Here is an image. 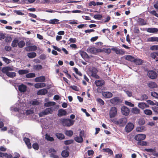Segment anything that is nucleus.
Here are the masks:
<instances>
[{
	"label": "nucleus",
	"mask_w": 158,
	"mask_h": 158,
	"mask_svg": "<svg viewBox=\"0 0 158 158\" xmlns=\"http://www.w3.org/2000/svg\"><path fill=\"white\" fill-rule=\"evenodd\" d=\"M26 109V104L23 102H20L19 104H16L14 106L11 107L10 110L12 111L18 112L21 114L26 115L31 114L33 113L34 111L33 109L26 110L25 111V109Z\"/></svg>",
	"instance_id": "f257e3e1"
},
{
	"label": "nucleus",
	"mask_w": 158,
	"mask_h": 158,
	"mask_svg": "<svg viewBox=\"0 0 158 158\" xmlns=\"http://www.w3.org/2000/svg\"><path fill=\"white\" fill-rule=\"evenodd\" d=\"M16 69L12 66H8L3 68L2 69V71L3 73H5L8 77L13 78L16 76V73L15 72L10 71H14Z\"/></svg>",
	"instance_id": "f03ea898"
},
{
	"label": "nucleus",
	"mask_w": 158,
	"mask_h": 158,
	"mask_svg": "<svg viewBox=\"0 0 158 158\" xmlns=\"http://www.w3.org/2000/svg\"><path fill=\"white\" fill-rule=\"evenodd\" d=\"M62 124L65 126L70 127L73 125L74 121L69 118H63L61 120Z\"/></svg>",
	"instance_id": "7ed1b4c3"
},
{
	"label": "nucleus",
	"mask_w": 158,
	"mask_h": 158,
	"mask_svg": "<svg viewBox=\"0 0 158 158\" xmlns=\"http://www.w3.org/2000/svg\"><path fill=\"white\" fill-rule=\"evenodd\" d=\"M127 122L126 118H123L119 119L117 121H114V123L121 126H123Z\"/></svg>",
	"instance_id": "20e7f679"
},
{
	"label": "nucleus",
	"mask_w": 158,
	"mask_h": 158,
	"mask_svg": "<svg viewBox=\"0 0 158 158\" xmlns=\"http://www.w3.org/2000/svg\"><path fill=\"white\" fill-rule=\"evenodd\" d=\"M111 49L117 55H123L125 53V52L123 49L119 48L116 47H113Z\"/></svg>",
	"instance_id": "39448f33"
},
{
	"label": "nucleus",
	"mask_w": 158,
	"mask_h": 158,
	"mask_svg": "<svg viewBox=\"0 0 158 158\" xmlns=\"http://www.w3.org/2000/svg\"><path fill=\"white\" fill-rule=\"evenodd\" d=\"M52 112V110L51 108H46L44 111H43L39 113V115L40 117H42L44 115L51 114Z\"/></svg>",
	"instance_id": "423d86ee"
},
{
	"label": "nucleus",
	"mask_w": 158,
	"mask_h": 158,
	"mask_svg": "<svg viewBox=\"0 0 158 158\" xmlns=\"http://www.w3.org/2000/svg\"><path fill=\"white\" fill-rule=\"evenodd\" d=\"M87 51L88 53L95 54L101 52L102 50L95 48H89L87 49Z\"/></svg>",
	"instance_id": "0eeeda50"
},
{
	"label": "nucleus",
	"mask_w": 158,
	"mask_h": 158,
	"mask_svg": "<svg viewBox=\"0 0 158 158\" xmlns=\"http://www.w3.org/2000/svg\"><path fill=\"white\" fill-rule=\"evenodd\" d=\"M117 110L116 107H112L110 111L109 115L110 118L114 117L117 114Z\"/></svg>",
	"instance_id": "6e6552de"
},
{
	"label": "nucleus",
	"mask_w": 158,
	"mask_h": 158,
	"mask_svg": "<svg viewBox=\"0 0 158 158\" xmlns=\"http://www.w3.org/2000/svg\"><path fill=\"white\" fill-rule=\"evenodd\" d=\"M110 102L113 104L116 105L120 103L121 100L119 97H116L111 99Z\"/></svg>",
	"instance_id": "1a4fd4ad"
},
{
	"label": "nucleus",
	"mask_w": 158,
	"mask_h": 158,
	"mask_svg": "<svg viewBox=\"0 0 158 158\" xmlns=\"http://www.w3.org/2000/svg\"><path fill=\"white\" fill-rule=\"evenodd\" d=\"M84 135L83 131H81L80 132L79 136L75 137L74 138V140L77 142L79 143H81L83 141L82 136Z\"/></svg>",
	"instance_id": "9d476101"
},
{
	"label": "nucleus",
	"mask_w": 158,
	"mask_h": 158,
	"mask_svg": "<svg viewBox=\"0 0 158 158\" xmlns=\"http://www.w3.org/2000/svg\"><path fill=\"white\" fill-rule=\"evenodd\" d=\"M134 128V125L131 123H128L125 127V130L127 132H130Z\"/></svg>",
	"instance_id": "9b49d317"
},
{
	"label": "nucleus",
	"mask_w": 158,
	"mask_h": 158,
	"mask_svg": "<svg viewBox=\"0 0 158 158\" xmlns=\"http://www.w3.org/2000/svg\"><path fill=\"white\" fill-rule=\"evenodd\" d=\"M121 111L122 114L125 116H127L129 114L130 112L129 109L125 106L122 107Z\"/></svg>",
	"instance_id": "f8f14e48"
},
{
	"label": "nucleus",
	"mask_w": 158,
	"mask_h": 158,
	"mask_svg": "<svg viewBox=\"0 0 158 158\" xmlns=\"http://www.w3.org/2000/svg\"><path fill=\"white\" fill-rule=\"evenodd\" d=\"M148 77L151 79H154L157 77V73L154 71H149L148 72Z\"/></svg>",
	"instance_id": "ddd939ff"
},
{
	"label": "nucleus",
	"mask_w": 158,
	"mask_h": 158,
	"mask_svg": "<svg viewBox=\"0 0 158 158\" xmlns=\"http://www.w3.org/2000/svg\"><path fill=\"white\" fill-rule=\"evenodd\" d=\"M146 138V135L144 134H138L135 136V139L139 141L144 139Z\"/></svg>",
	"instance_id": "4468645a"
},
{
	"label": "nucleus",
	"mask_w": 158,
	"mask_h": 158,
	"mask_svg": "<svg viewBox=\"0 0 158 158\" xmlns=\"http://www.w3.org/2000/svg\"><path fill=\"white\" fill-rule=\"evenodd\" d=\"M145 150L147 152H150L152 155L158 157V153L156 152L155 148H146Z\"/></svg>",
	"instance_id": "2eb2a0df"
},
{
	"label": "nucleus",
	"mask_w": 158,
	"mask_h": 158,
	"mask_svg": "<svg viewBox=\"0 0 158 158\" xmlns=\"http://www.w3.org/2000/svg\"><path fill=\"white\" fill-rule=\"evenodd\" d=\"M37 47L35 45L30 46L25 48V50L27 52L34 51L37 49Z\"/></svg>",
	"instance_id": "dca6fc26"
},
{
	"label": "nucleus",
	"mask_w": 158,
	"mask_h": 158,
	"mask_svg": "<svg viewBox=\"0 0 158 158\" xmlns=\"http://www.w3.org/2000/svg\"><path fill=\"white\" fill-rule=\"evenodd\" d=\"M102 95L104 98H111L113 96L112 94L108 91L102 92Z\"/></svg>",
	"instance_id": "f3484780"
},
{
	"label": "nucleus",
	"mask_w": 158,
	"mask_h": 158,
	"mask_svg": "<svg viewBox=\"0 0 158 158\" xmlns=\"http://www.w3.org/2000/svg\"><path fill=\"white\" fill-rule=\"evenodd\" d=\"M138 106L139 108L142 110L149 107V106L145 103L143 102L139 103Z\"/></svg>",
	"instance_id": "a211bd4d"
},
{
	"label": "nucleus",
	"mask_w": 158,
	"mask_h": 158,
	"mask_svg": "<svg viewBox=\"0 0 158 158\" xmlns=\"http://www.w3.org/2000/svg\"><path fill=\"white\" fill-rule=\"evenodd\" d=\"M19 89L21 92H24L27 89V86L26 85L21 84L18 86Z\"/></svg>",
	"instance_id": "6ab92c4d"
},
{
	"label": "nucleus",
	"mask_w": 158,
	"mask_h": 158,
	"mask_svg": "<svg viewBox=\"0 0 158 158\" xmlns=\"http://www.w3.org/2000/svg\"><path fill=\"white\" fill-rule=\"evenodd\" d=\"M95 84L97 86H101L105 83L104 81L103 80H96L95 81Z\"/></svg>",
	"instance_id": "aec40b11"
},
{
	"label": "nucleus",
	"mask_w": 158,
	"mask_h": 158,
	"mask_svg": "<svg viewBox=\"0 0 158 158\" xmlns=\"http://www.w3.org/2000/svg\"><path fill=\"white\" fill-rule=\"evenodd\" d=\"M147 31L150 33H156L158 32V29L156 28H148L147 29Z\"/></svg>",
	"instance_id": "412c9836"
},
{
	"label": "nucleus",
	"mask_w": 158,
	"mask_h": 158,
	"mask_svg": "<svg viewBox=\"0 0 158 158\" xmlns=\"http://www.w3.org/2000/svg\"><path fill=\"white\" fill-rule=\"evenodd\" d=\"M147 41L149 42H158V37H151L148 38L147 39Z\"/></svg>",
	"instance_id": "4be33fe9"
},
{
	"label": "nucleus",
	"mask_w": 158,
	"mask_h": 158,
	"mask_svg": "<svg viewBox=\"0 0 158 158\" xmlns=\"http://www.w3.org/2000/svg\"><path fill=\"white\" fill-rule=\"evenodd\" d=\"M45 79L44 76H41L35 78V80L36 82H43L45 81Z\"/></svg>",
	"instance_id": "5701e85b"
},
{
	"label": "nucleus",
	"mask_w": 158,
	"mask_h": 158,
	"mask_svg": "<svg viewBox=\"0 0 158 158\" xmlns=\"http://www.w3.org/2000/svg\"><path fill=\"white\" fill-rule=\"evenodd\" d=\"M23 140L28 148L30 149L31 148L30 140L28 138L25 137L23 139Z\"/></svg>",
	"instance_id": "b1692460"
},
{
	"label": "nucleus",
	"mask_w": 158,
	"mask_h": 158,
	"mask_svg": "<svg viewBox=\"0 0 158 158\" xmlns=\"http://www.w3.org/2000/svg\"><path fill=\"white\" fill-rule=\"evenodd\" d=\"M49 151L51 153L50 155L51 157H53V158H58V157L57 156L54 154L56 152V151L54 148H51L49 149Z\"/></svg>",
	"instance_id": "393cba45"
},
{
	"label": "nucleus",
	"mask_w": 158,
	"mask_h": 158,
	"mask_svg": "<svg viewBox=\"0 0 158 158\" xmlns=\"http://www.w3.org/2000/svg\"><path fill=\"white\" fill-rule=\"evenodd\" d=\"M47 90L45 89H40L37 93L38 95H44L47 93Z\"/></svg>",
	"instance_id": "a878e982"
},
{
	"label": "nucleus",
	"mask_w": 158,
	"mask_h": 158,
	"mask_svg": "<svg viewBox=\"0 0 158 158\" xmlns=\"http://www.w3.org/2000/svg\"><path fill=\"white\" fill-rule=\"evenodd\" d=\"M67 112L64 110L60 109L58 110V115L60 117L62 116L65 115L66 114Z\"/></svg>",
	"instance_id": "bb28decb"
},
{
	"label": "nucleus",
	"mask_w": 158,
	"mask_h": 158,
	"mask_svg": "<svg viewBox=\"0 0 158 158\" xmlns=\"http://www.w3.org/2000/svg\"><path fill=\"white\" fill-rule=\"evenodd\" d=\"M46 84L44 83H39L35 84L34 86L36 88L38 89L45 86Z\"/></svg>",
	"instance_id": "cd10ccee"
},
{
	"label": "nucleus",
	"mask_w": 158,
	"mask_h": 158,
	"mask_svg": "<svg viewBox=\"0 0 158 158\" xmlns=\"http://www.w3.org/2000/svg\"><path fill=\"white\" fill-rule=\"evenodd\" d=\"M0 157H5L6 158H12V156L11 154H8L7 153H3L0 152Z\"/></svg>",
	"instance_id": "c85d7f7f"
},
{
	"label": "nucleus",
	"mask_w": 158,
	"mask_h": 158,
	"mask_svg": "<svg viewBox=\"0 0 158 158\" xmlns=\"http://www.w3.org/2000/svg\"><path fill=\"white\" fill-rule=\"evenodd\" d=\"M148 85L151 88H154L157 87V85L154 82H151L148 83Z\"/></svg>",
	"instance_id": "c756f323"
},
{
	"label": "nucleus",
	"mask_w": 158,
	"mask_h": 158,
	"mask_svg": "<svg viewBox=\"0 0 158 158\" xmlns=\"http://www.w3.org/2000/svg\"><path fill=\"white\" fill-rule=\"evenodd\" d=\"M19 40L16 39L15 38L11 44V46L13 47H17L18 44Z\"/></svg>",
	"instance_id": "7c9ffc66"
},
{
	"label": "nucleus",
	"mask_w": 158,
	"mask_h": 158,
	"mask_svg": "<svg viewBox=\"0 0 158 158\" xmlns=\"http://www.w3.org/2000/svg\"><path fill=\"white\" fill-rule=\"evenodd\" d=\"M29 72L27 69H21L18 71V73L19 75H23L28 73Z\"/></svg>",
	"instance_id": "2f4dec72"
},
{
	"label": "nucleus",
	"mask_w": 158,
	"mask_h": 158,
	"mask_svg": "<svg viewBox=\"0 0 158 158\" xmlns=\"http://www.w3.org/2000/svg\"><path fill=\"white\" fill-rule=\"evenodd\" d=\"M125 59L127 60L134 62L135 60V58L130 55H127L125 57Z\"/></svg>",
	"instance_id": "473e14b6"
},
{
	"label": "nucleus",
	"mask_w": 158,
	"mask_h": 158,
	"mask_svg": "<svg viewBox=\"0 0 158 158\" xmlns=\"http://www.w3.org/2000/svg\"><path fill=\"white\" fill-rule=\"evenodd\" d=\"M56 103L53 102H48L45 103L44 106L46 107H49L50 106H54L55 105Z\"/></svg>",
	"instance_id": "72a5a7b5"
},
{
	"label": "nucleus",
	"mask_w": 158,
	"mask_h": 158,
	"mask_svg": "<svg viewBox=\"0 0 158 158\" xmlns=\"http://www.w3.org/2000/svg\"><path fill=\"white\" fill-rule=\"evenodd\" d=\"M30 103L32 105H37L40 104V102L36 99L30 101Z\"/></svg>",
	"instance_id": "f704fd0d"
},
{
	"label": "nucleus",
	"mask_w": 158,
	"mask_h": 158,
	"mask_svg": "<svg viewBox=\"0 0 158 158\" xmlns=\"http://www.w3.org/2000/svg\"><path fill=\"white\" fill-rule=\"evenodd\" d=\"M42 68V66L40 64H37L33 65V69L36 70H39Z\"/></svg>",
	"instance_id": "c9c22d12"
},
{
	"label": "nucleus",
	"mask_w": 158,
	"mask_h": 158,
	"mask_svg": "<svg viewBox=\"0 0 158 158\" xmlns=\"http://www.w3.org/2000/svg\"><path fill=\"white\" fill-rule=\"evenodd\" d=\"M69 155V152L66 150L63 151L61 153V155L63 157H66L68 156Z\"/></svg>",
	"instance_id": "e433bc0d"
},
{
	"label": "nucleus",
	"mask_w": 158,
	"mask_h": 158,
	"mask_svg": "<svg viewBox=\"0 0 158 158\" xmlns=\"http://www.w3.org/2000/svg\"><path fill=\"white\" fill-rule=\"evenodd\" d=\"M136 131L138 132L143 131H145V127L143 126L137 127L136 128Z\"/></svg>",
	"instance_id": "4c0bfd02"
},
{
	"label": "nucleus",
	"mask_w": 158,
	"mask_h": 158,
	"mask_svg": "<svg viewBox=\"0 0 158 158\" xmlns=\"http://www.w3.org/2000/svg\"><path fill=\"white\" fill-rule=\"evenodd\" d=\"M27 56L30 58H32L35 57L36 56V54L34 52H30L27 54Z\"/></svg>",
	"instance_id": "58836bf2"
},
{
	"label": "nucleus",
	"mask_w": 158,
	"mask_h": 158,
	"mask_svg": "<svg viewBox=\"0 0 158 158\" xmlns=\"http://www.w3.org/2000/svg\"><path fill=\"white\" fill-rule=\"evenodd\" d=\"M103 150L104 152L108 153L109 155H111L113 154V151L109 148H104Z\"/></svg>",
	"instance_id": "ea45409f"
},
{
	"label": "nucleus",
	"mask_w": 158,
	"mask_h": 158,
	"mask_svg": "<svg viewBox=\"0 0 158 158\" xmlns=\"http://www.w3.org/2000/svg\"><path fill=\"white\" fill-rule=\"evenodd\" d=\"M56 135L57 138L60 139H63L64 138V135L62 133H56Z\"/></svg>",
	"instance_id": "a19ab883"
},
{
	"label": "nucleus",
	"mask_w": 158,
	"mask_h": 158,
	"mask_svg": "<svg viewBox=\"0 0 158 158\" xmlns=\"http://www.w3.org/2000/svg\"><path fill=\"white\" fill-rule=\"evenodd\" d=\"M79 53L82 57L84 59L87 58L88 56L86 53L84 51H81Z\"/></svg>",
	"instance_id": "79ce46f5"
},
{
	"label": "nucleus",
	"mask_w": 158,
	"mask_h": 158,
	"mask_svg": "<svg viewBox=\"0 0 158 158\" xmlns=\"http://www.w3.org/2000/svg\"><path fill=\"white\" fill-rule=\"evenodd\" d=\"M45 138L48 141H53L54 140V139L52 137H51L49 135L46 134L45 135Z\"/></svg>",
	"instance_id": "37998d69"
},
{
	"label": "nucleus",
	"mask_w": 158,
	"mask_h": 158,
	"mask_svg": "<svg viewBox=\"0 0 158 158\" xmlns=\"http://www.w3.org/2000/svg\"><path fill=\"white\" fill-rule=\"evenodd\" d=\"M59 21V20L55 19L50 20L49 23L50 24H57Z\"/></svg>",
	"instance_id": "c03bdc74"
},
{
	"label": "nucleus",
	"mask_w": 158,
	"mask_h": 158,
	"mask_svg": "<svg viewBox=\"0 0 158 158\" xmlns=\"http://www.w3.org/2000/svg\"><path fill=\"white\" fill-rule=\"evenodd\" d=\"M140 110L137 107L133 108L132 109V112L135 114H138L140 112Z\"/></svg>",
	"instance_id": "a18cd8bd"
},
{
	"label": "nucleus",
	"mask_w": 158,
	"mask_h": 158,
	"mask_svg": "<svg viewBox=\"0 0 158 158\" xmlns=\"http://www.w3.org/2000/svg\"><path fill=\"white\" fill-rule=\"evenodd\" d=\"M144 113L146 115H151L152 114V111L149 109H146L143 111Z\"/></svg>",
	"instance_id": "49530a36"
},
{
	"label": "nucleus",
	"mask_w": 158,
	"mask_h": 158,
	"mask_svg": "<svg viewBox=\"0 0 158 158\" xmlns=\"http://www.w3.org/2000/svg\"><path fill=\"white\" fill-rule=\"evenodd\" d=\"M136 64L140 65L142 64L143 63L142 60L139 59H135V60L134 61Z\"/></svg>",
	"instance_id": "de8ad7c7"
},
{
	"label": "nucleus",
	"mask_w": 158,
	"mask_h": 158,
	"mask_svg": "<svg viewBox=\"0 0 158 158\" xmlns=\"http://www.w3.org/2000/svg\"><path fill=\"white\" fill-rule=\"evenodd\" d=\"M141 101H144L148 98V96L145 94H142L140 95V97Z\"/></svg>",
	"instance_id": "09e8293b"
},
{
	"label": "nucleus",
	"mask_w": 158,
	"mask_h": 158,
	"mask_svg": "<svg viewBox=\"0 0 158 158\" xmlns=\"http://www.w3.org/2000/svg\"><path fill=\"white\" fill-rule=\"evenodd\" d=\"M26 77L28 78H33L35 77V74L34 73H30L27 74L26 75Z\"/></svg>",
	"instance_id": "8fccbe9b"
},
{
	"label": "nucleus",
	"mask_w": 158,
	"mask_h": 158,
	"mask_svg": "<svg viewBox=\"0 0 158 158\" xmlns=\"http://www.w3.org/2000/svg\"><path fill=\"white\" fill-rule=\"evenodd\" d=\"M25 45V43L23 41H21L18 42V45L19 48H22Z\"/></svg>",
	"instance_id": "3c124183"
},
{
	"label": "nucleus",
	"mask_w": 158,
	"mask_h": 158,
	"mask_svg": "<svg viewBox=\"0 0 158 158\" xmlns=\"http://www.w3.org/2000/svg\"><path fill=\"white\" fill-rule=\"evenodd\" d=\"M73 132L71 130H67L65 132V134L69 136H71L73 134Z\"/></svg>",
	"instance_id": "603ef678"
},
{
	"label": "nucleus",
	"mask_w": 158,
	"mask_h": 158,
	"mask_svg": "<svg viewBox=\"0 0 158 158\" xmlns=\"http://www.w3.org/2000/svg\"><path fill=\"white\" fill-rule=\"evenodd\" d=\"M94 18L95 19L100 20L102 18V16L100 14H97L94 15Z\"/></svg>",
	"instance_id": "864d4df0"
},
{
	"label": "nucleus",
	"mask_w": 158,
	"mask_h": 158,
	"mask_svg": "<svg viewBox=\"0 0 158 158\" xmlns=\"http://www.w3.org/2000/svg\"><path fill=\"white\" fill-rule=\"evenodd\" d=\"M150 49L153 51L158 50V45H154L151 46Z\"/></svg>",
	"instance_id": "5fc2aeb1"
},
{
	"label": "nucleus",
	"mask_w": 158,
	"mask_h": 158,
	"mask_svg": "<svg viewBox=\"0 0 158 158\" xmlns=\"http://www.w3.org/2000/svg\"><path fill=\"white\" fill-rule=\"evenodd\" d=\"M2 58L3 60L7 64L10 63L11 61V60L5 57H2Z\"/></svg>",
	"instance_id": "6e6d98bb"
},
{
	"label": "nucleus",
	"mask_w": 158,
	"mask_h": 158,
	"mask_svg": "<svg viewBox=\"0 0 158 158\" xmlns=\"http://www.w3.org/2000/svg\"><path fill=\"white\" fill-rule=\"evenodd\" d=\"M138 144L139 145L141 146H146L147 145L148 143L146 141H139L138 143Z\"/></svg>",
	"instance_id": "4d7b16f0"
},
{
	"label": "nucleus",
	"mask_w": 158,
	"mask_h": 158,
	"mask_svg": "<svg viewBox=\"0 0 158 158\" xmlns=\"http://www.w3.org/2000/svg\"><path fill=\"white\" fill-rule=\"evenodd\" d=\"M73 70L79 76H82V74L80 71H78V70L77 68H74Z\"/></svg>",
	"instance_id": "13d9d810"
},
{
	"label": "nucleus",
	"mask_w": 158,
	"mask_h": 158,
	"mask_svg": "<svg viewBox=\"0 0 158 158\" xmlns=\"http://www.w3.org/2000/svg\"><path fill=\"white\" fill-rule=\"evenodd\" d=\"M69 43L68 44H69L70 43H76L77 41V39L75 38H71L69 39Z\"/></svg>",
	"instance_id": "bf43d9fd"
},
{
	"label": "nucleus",
	"mask_w": 158,
	"mask_h": 158,
	"mask_svg": "<svg viewBox=\"0 0 158 158\" xmlns=\"http://www.w3.org/2000/svg\"><path fill=\"white\" fill-rule=\"evenodd\" d=\"M93 71L92 72L91 76L94 77L96 74V73L97 72V69L95 68H94L93 69Z\"/></svg>",
	"instance_id": "052dcab7"
},
{
	"label": "nucleus",
	"mask_w": 158,
	"mask_h": 158,
	"mask_svg": "<svg viewBox=\"0 0 158 158\" xmlns=\"http://www.w3.org/2000/svg\"><path fill=\"white\" fill-rule=\"evenodd\" d=\"M48 34L50 36H52L54 35L55 33L51 30H48L47 32Z\"/></svg>",
	"instance_id": "680f3d73"
},
{
	"label": "nucleus",
	"mask_w": 158,
	"mask_h": 158,
	"mask_svg": "<svg viewBox=\"0 0 158 158\" xmlns=\"http://www.w3.org/2000/svg\"><path fill=\"white\" fill-rule=\"evenodd\" d=\"M32 147L34 149L36 150H38L39 148V145L36 143H35L32 145Z\"/></svg>",
	"instance_id": "e2e57ef3"
},
{
	"label": "nucleus",
	"mask_w": 158,
	"mask_h": 158,
	"mask_svg": "<svg viewBox=\"0 0 158 158\" xmlns=\"http://www.w3.org/2000/svg\"><path fill=\"white\" fill-rule=\"evenodd\" d=\"M151 95L153 97L156 98H158V94L155 92H151Z\"/></svg>",
	"instance_id": "0e129e2a"
},
{
	"label": "nucleus",
	"mask_w": 158,
	"mask_h": 158,
	"mask_svg": "<svg viewBox=\"0 0 158 158\" xmlns=\"http://www.w3.org/2000/svg\"><path fill=\"white\" fill-rule=\"evenodd\" d=\"M97 101L98 102L100 103L102 105H104V101L101 98H98L97 99Z\"/></svg>",
	"instance_id": "69168bd1"
},
{
	"label": "nucleus",
	"mask_w": 158,
	"mask_h": 158,
	"mask_svg": "<svg viewBox=\"0 0 158 158\" xmlns=\"http://www.w3.org/2000/svg\"><path fill=\"white\" fill-rule=\"evenodd\" d=\"M157 55L156 52H154L151 54V57L154 59H155Z\"/></svg>",
	"instance_id": "338daca9"
},
{
	"label": "nucleus",
	"mask_w": 158,
	"mask_h": 158,
	"mask_svg": "<svg viewBox=\"0 0 158 158\" xmlns=\"http://www.w3.org/2000/svg\"><path fill=\"white\" fill-rule=\"evenodd\" d=\"M125 104L126 105L131 107H133L134 106V104L132 103L131 102H129L127 101H126L125 102Z\"/></svg>",
	"instance_id": "774afa93"
}]
</instances>
